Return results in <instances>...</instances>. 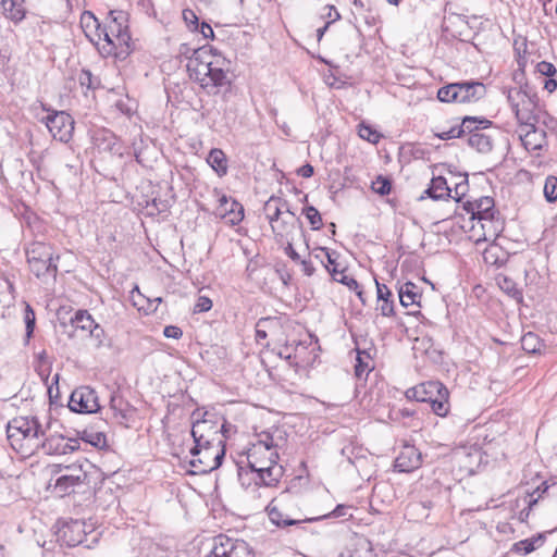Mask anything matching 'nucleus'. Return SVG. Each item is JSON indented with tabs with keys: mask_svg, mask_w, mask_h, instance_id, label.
Here are the masks:
<instances>
[{
	"mask_svg": "<svg viewBox=\"0 0 557 557\" xmlns=\"http://www.w3.org/2000/svg\"><path fill=\"white\" fill-rule=\"evenodd\" d=\"M65 470L69 473L59 476L54 485L61 495L69 494L75 486L81 485L87 479L86 471L83 470L82 466H66Z\"/></svg>",
	"mask_w": 557,
	"mask_h": 557,
	"instance_id": "obj_17",
	"label": "nucleus"
},
{
	"mask_svg": "<svg viewBox=\"0 0 557 557\" xmlns=\"http://www.w3.org/2000/svg\"><path fill=\"white\" fill-rule=\"evenodd\" d=\"M231 62L210 47L195 49L188 59L189 77L199 83L209 94H216L219 88L231 85L228 76Z\"/></svg>",
	"mask_w": 557,
	"mask_h": 557,
	"instance_id": "obj_1",
	"label": "nucleus"
},
{
	"mask_svg": "<svg viewBox=\"0 0 557 557\" xmlns=\"http://www.w3.org/2000/svg\"><path fill=\"white\" fill-rule=\"evenodd\" d=\"M472 220L476 221L472 228L475 230L479 226L482 231V237H479L476 242L495 239L503 231L502 222L498 219H494V215L476 216Z\"/></svg>",
	"mask_w": 557,
	"mask_h": 557,
	"instance_id": "obj_22",
	"label": "nucleus"
},
{
	"mask_svg": "<svg viewBox=\"0 0 557 557\" xmlns=\"http://www.w3.org/2000/svg\"><path fill=\"white\" fill-rule=\"evenodd\" d=\"M375 284L379 300H386L392 297V292L385 284H381L377 281H375Z\"/></svg>",
	"mask_w": 557,
	"mask_h": 557,
	"instance_id": "obj_62",
	"label": "nucleus"
},
{
	"mask_svg": "<svg viewBox=\"0 0 557 557\" xmlns=\"http://www.w3.org/2000/svg\"><path fill=\"white\" fill-rule=\"evenodd\" d=\"M450 193L453 190L448 187L447 181L443 176L433 177L429 188L425 190V194L435 200L450 197Z\"/></svg>",
	"mask_w": 557,
	"mask_h": 557,
	"instance_id": "obj_27",
	"label": "nucleus"
},
{
	"mask_svg": "<svg viewBox=\"0 0 557 557\" xmlns=\"http://www.w3.org/2000/svg\"><path fill=\"white\" fill-rule=\"evenodd\" d=\"M457 103L473 102L485 95V86L480 82L455 83Z\"/></svg>",
	"mask_w": 557,
	"mask_h": 557,
	"instance_id": "obj_20",
	"label": "nucleus"
},
{
	"mask_svg": "<svg viewBox=\"0 0 557 557\" xmlns=\"http://www.w3.org/2000/svg\"><path fill=\"white\" fill-rule=\"evenodd\" d=\"M444 385L440 382L431 381L422 383L407 392L408 397H413L416 400L421 403H429L441 391L444 389Z\"/></svg>",
	"mask_w": 557,
	"mask_h": 557,
	"instance_id": "obj_23",
	"label": "nucleus"
},
{
	"mask_svg": "<svg viewBox=\"0 0 557 557\" xmlns=\"http://www.w3.org/2000/svg\"><path fill=\"white\" fill-rule=\"evenodd\" d=\"M520 140L523 147L529 151L542 149L545 144L546 133L535 127V123L530 126H521L519 133Z\"/></svg>",
	"mask_w": 557,
	"mask_h": 557,
	"instance_id": "obj_21",
	"label": "nucleus"
},
{
	"mask_svg": "<svg viewBox=\"0 0 557 557\" xmlns=\"http://www.w3.org/2000/svg\"><path fill=\"white\" fill-rule=\"evenodd\" d=\"M69 408L78 413L97 412L100 408L98 396L89 386H79L72 392Z\"/></svg>",
	"mask_w": 557,
	"mask_h": 557,
	"instance_id": "obj_10",
	"label": "nucleus"
},
{
	"mask_svg": "<svg viewBox=\"0 0 557 557\" xmlns=\"http://www.w3.org/2000/svg\"><path fill=\"white\" fill-rule=\"evenodd\" d=\"M421 466V454L412 445H405L395 459L394 467L399 472H411Z\"/></svg>",
	"mask_w": 557,
	"mask_h": 557,
	"instance_id": "obj_19",
	"label": "nucleus"
},
{
	"mask_svg": "<svg viewBox=\"0 0 557 557\" xmlns=\"http://www.w3.org/2000/svg\"><path fill=\"white\" fill-rule=\"evenodd\" d=\"M544 535L537 534L536 536H533L531 539H525L522 541H519L515 544V549L517 552H523L524 554H530L533 550H535L537 547H540L544 543Z\"/></svg>",
	"mask_w": 557,
	"mask_h": 557,
	"instance_id": "obj_38",
	"label": "nucleus"
},
{
	"mask_svg": "<svg viewBox=\"0 0 557 557\" xmlns=\"http://www.w3.org/2000/svg\"><path fill=\"white\" fill-rule=\"evenodd\" d=\"M304 214L308 219L312 230H320L322 227L321 214L313 206L306 207Z\"/></svg>",
	"mask_w": 557,
	"mask_h": 557,
	"instance_id": "obj_47",
	"label": "nucleus"
},
{
	"mask_svg": "<svg viewBox=\"0 0 557 557\" xmlns=\"http://www.w3.org/2000/svg\"><path fill=\"white\" fill-rule=\"evenodd\" d=\"M132 298L134 301V306L138 307L139 310H145L148 312H154L157 310L158 305L162 301L161 297H156L153 299L146 298L138 287H135L132 290Z\"/></svg>",
	"mask_w": 557,
	"mask_h": 557,
	"instance_id": "obj_32",
	"label": "nucleus"
},
{
	"mask_svg": "<svg viewBox=\"0 0 557 557\" xmlns=\"http://www.w3.org/2000/svg\"><path fill=\"white\" fill-rule=\"evenodd\" d=\"M491 122L486 119H478L473 116H466L463 117L462 122L459 127H462V135L468 133L471 135L472 133H480V129H484L488 127Z\"/></svg>",
	"mask_w": 557,
	"mask_h": 557,
	"instance_id": "obj_37",
	"label": "nucleus"
},
{
	"mask_svg": "<svg viewBox=\"0 0 557 557\" xmlns=\"http://www.w3.org/2000/svg\"><path fill=\"white\" fill-rule=\"evenodd\" d=\"M163 335L168 338L180 339L183 336V331L176 325H168L163 330Z\"/></svg>",
	"mask_w": 557,
	"mask_h": 557,
	"instance_id": "obj_59",
	"label": "nucleus"
},
{
	"mask_svg": "<svg viewBox=\"0 0 557 557\" xmlns=\"http://www.w3.org/2000/svg\"><path fill=\"white\" fill-rule=\"evenodd\" d=\"M92 138L95 145L100 150L109 151L112 154H116L119 157H122L124 154V147L122 141L110 129H98L95 132Z\"/></svg>",
	"mask_w": 557,
	"mask_h": 557,
	"instance_id": "obj_18",
	"label": "nucleus"
},
{
	"mask_svg": "<svg viewBox=\"0 0 557 557\" xmlns=\"http://www.w3.org/2000/svg\"><path fill=\"white\" fill-rule=\"evenodd\" d=\"M288 498L289 494L283 493L281 494L280 497L273 498L271 503L265 507L271 522L274 523L276 527L285 528L289 525H295L302 521L301 519L290 518L288 515L283 512V509Z\"/></svg>",
	"mask_w": 557,
	"mask_h": 557,
	"instance_id": "obj_16",
	"label": "nucleus"
},
{
	"mask_svg": "<svg viewBox=\"0 0 557 557\" xmlns=\"http://www.w3.org/2000/svg\"><path fill=\"white\" fill-rule=\"evenodd\" d=\"M81 440L97 448H102L107 445L106 435L102 432H97L94 430H84L81 433Z\"/></svg>",
	"mask_w": 557,
	"mask_h": 557,
	"instance_id": "obj_40",
	"label": "nucleus"
},
{
	"mask_svg": "<svg viewBox=\"0 0 557 557\" xmlns=\"http://www.w3.org/2000/svg\"><path fill=\"white\" fill-rule=\"evenodd\" d=\"M507 99L520 126H530L536 122L533 113L537 102L535 94L529 92L522 87L512 88L508 91Z\"/></svg>",
	"mask_w": 557,
	"mask_h": 557,
	"instance_id": "obj_6",
	"label": "nucleus"
},
{
	"mask_svg": "<svg viewBox=\"0 0 557 557\" xmlns=\"http://www.w3.org/2000/svg\"><path fill=\"white\" fill-rule=\"evenodd\" d=\"M277 324L276 318H261L256 324V341L261 344L268 337V331Z\"/></svg>",
	"mask_w": 557,
	"mask_h": 557,
	"instance_id": "obj_39",
	"label": "nucleus"
},
{
	"mask_svg": "<svg viewBox=\"0 0 557 557\" xmlns=\"http://www.w3.org/2000/svg\"><path fill=\"white\" fill-rule=\"evenodd\" d=\"M193 459L189 461L193 474L209 473L222 465L225 455L224 445H206L190 449Z\"/></svg>",
	"mask_w": 557,
	"mask_h": 557,
	"instance_id": "obj_5",
	"label": "nucleus"
},
{
	"mask_svg": "<svg viewBox=\"0 0 557 557\" xmlns=\"http://www.w3.org/2000/svg\"><path fill=\"white\" fill-rule=\"evenodd\" d=\"M358 135L371 144H377L381 138V134L376 129L363 123L359 125Z\"/></svg>",
	"mask_w": 557,
	"mask_h": 557,
	"instance_id": "obj_43",
	"label": "nucleus"
},
{
	"mask_svg": "<svg viewBox=\"0 0 557 557\" xmlns=\"http://www.w3.org/2000/svg\"><path fill=\"white\" fill-rule=\"evenodd\" d=\"M94 531V525L84 520H71L62 527L60 533L62 541L70 547L81 545L85 542L88 533Z\"/></svg>",
	"mask_w": 557,
	"mask_h": 557,
	"instance_id": "obj_14",
	"label": "nucleus"
},
{
	"mask_svg": "<svg viewBox=\"0 0 557 557\" xmlns=\"http://www.w3.org/2000/svg\"><path fill=\"white\" fill-rule=\"evenodd\" d=\"M54 139L67 143L74 129L72 116L64 111H53L41 120Z\"/></svg>",
	"mask_w": 557,
	"mask_h": 557,
	"instance_id": "obj_9",
	"label": "nucleus"
},
{
	"mask_svg": "<svg viewBox=\"0 0 557 557\" xmlns=\"http://www.w3.org/2000/svg\"><path fill=\"white\" fill-rule=\"evenodd\" d=\"M286 207L288 203L286 200H283L278 197H270V199L264 203L263 210L265 213V218L271 224L274 220L280 219L286 212Z\"/></svg>",
	"mask_w": 557,
	"mask_h": 557,
	"instance_id": "obj_26",
	"label": "nucleus"
},
{
	"mask_svg": "<svg viewBox=\"0 0 557 557\" xmlns=\"http://www.w3.org/2000/svg\"><path fill=\"white\" fill-rule=\"evenodd\" d=\"M398 296L401 306L409 307L420 305L421 295L417 292V286L412 282H406L398 288Z\"/></svg>",
	"mask_w": 557,
	"mask_h": 557,
	"instance_id": "obj_28",
	"label": "nucleus"
},
{
	"mask_svg": "<svg viewBox=\"0 0 557 557\" xmlns=\"http://www.w3.org/2000/svg\"><path fill=\"white\" fill-rule=\"evenodd\" d=\"M522 348L529 352H536L540 350L539 338L533 333L525 334L521 339Z\"/></svg>",
	"mask_w": 557,
	"mask_h": 557,
	"instance_id": "obj_48",
	"label": "nucleus"
},
{
	"mask_svg": "<svg viewBox=\"0 0 557 557\" xmlns=\"http://www.w3.org/2000/svg\"><path fill=\"white\" fill-rule=\"evenodd\" d=\"M498 285L500 289L508 294L511 298L518 301L522 300V292L517 287L512 280L508 277H502L498 280Z\"/></svg>",
	"mask_w": 557,
	"mask_h": 557,
	"instance_id": "obj_41",
	"label": "nucleus"
},
{
	"mask_svg": "<svg viewBox=\"0 0 557 557\" xmlns=\"http://www.w3.org/2000/svg\"><path fill=\"white\" fill-rule=\"evenodd\" d=\"M206 557H251V554L246 542L220 535L214 539V545Z\"/></svg>",
	"mask_w": 557,
	"mask_h": 557,
	"instance_id": "obj_12",
	"label": "nucleus"
},
{
	"mask_svg": "<svg viewBox=\"0 0 557 557\" xmlns=\"http://www.w3.org/2000/svg\"><path fill=\"white\" fill-rule=\"evenodd\" d=\"M71 324L76 330L89 333L90 330L95 327L96 322L87 310H78L75 312L74 317L71 318Z\"/></svg>",
	"mask_w": 557,
	"mask_h": 557,
	"instance_id": "obj_35",
	"label": "nucleus"
},
{
	"mask_svg": "<svg viewBox=\"0 0 557 557\" xmlns=\"http://www.w3.org/2000/svg\"><path fill=\"white\" fill-rule=\"evenodd\" d=\"M455 83L443 86L437 91V98L442 102H457Z\"/></svg>",
	"mask_w": 557,
	"mask_h": 557,
	"instance_id": "obj_46",
	"label": "nucleus"
},
{
	"mask_svg": "<svg viewBox=\"0 0 557 557\" xmlns=\"http://www.w3.org/2000/svg\"><path fill=\"white\" fill-rule=\"evenodd\" d=\"M183 18L185 23L188 25V27H194L193 29H198V16L195 14L193 10H184Z\"/></svg>",
	"mask_w": 557,
	"mask_h": 557,
	"instance_id": "obj_56",
	"label": "nucleus"
},
{
	"mask_svg": "<svg viewBox=\"0 0 557 557\" xmlns=\"http://www.w3.org/2000/svg\"><path fill=\"white\" fill-rule=\"evenodd\" d=\"M544 197L548 202L557 200V177L548 176L544 185Z\"/></svg>",
	"mask_w": 557,
	"mask_h": 557,
	"instance_id": "obj_45",
	"label": "nucleus"
},
{
	"mask_svg": "<svg viewBox=\"0 0 557 557\" xmlns=\"http://www.w3.org/2000/svg\"><path fill=\"white\" fill-rule=\"evenodd\" d=\"M382 301H383V304L380 306V311H381L382 315L389 317V315L394 314L393 301H391L389 299L382 300Z\"/></svg>",
	"mask_w": 557,
	"mask_h": 557,
	"instance_id": "obj_64",
	"label": "nucleus"
},
{
	"mask_svg": "<svg viewBox=\"0 0 557 557\" xmlns=\"http://www.w3.org/2000/svg\"><path fill=\"white\" fill-rule=\"evenodd\" d=\"M199 33L202 35V37L205 39H209V38H213L214 37V33H213V29L212 27L206 23V22H202L200 25L198 24V29Z\"/></svg>",
	"mask_w": 557,
	"mask_h": 557,
	"instance_id": "obj_63",
	"label": "nucleus"
},
{
	"mask_svg": "<svg viewBox=\"0 0 557 557\" xmlns=\"http://www.w3.org/2000/svg\"><path fill=\"white\" fill-rule=\"evenodd\" d=\"M195 421L193 422L191 436L197 447L206 445H224L222 437L220 436L221 431L224 429V424L220 425L215 420L214 414L208 412L201 413L200 410H196L191 416Z\"/></svg>",
	"mask_w": 557,
	"mask_h": 557,
	"instance_id": "obj_4",
	"label": "nucleus"
},
{
	"mask_svg": "<svg viewBox=\"0 0 557 557\" xmlns=\"http://www.w3.org/2000/svg\"><path fill=\"white\" fill-rule=\"evenodd\" d=\"M252 457L253 455L248 456L249 467L252 471L257 472L263 487L267 488L275 485L283 474V468L276 465L275 459L278 457L277 454L272 451L270 453L268 467H258L257 460H251Z\"/></svg>",
	"mask_w": 557,
	"mask_h": 557,
	"instance_id": "obj_15",
	"label": "nucleus"
},
{
	"mask_svg": "<svg viewBox=\"0 0 557 557\" xmlns=\"http://www.w3.org/2000/svg\"><path fill=\"white\" fill-rule=\"evenodd\" d=\"M451 190L454 195L450 193V197L456 201H461L468 191V176L466 175L461 182L456 183L455 188Z\"/></svg>",
	"mask_w": 557,
	"mask_h": 557,
	"instance_id": "obj_49",
	"label": "nucleus"
},
{
	"mask_svg": "<svg viewBox=\"0 0 557 557\" xmlns=\"http://www.w3.org/2000/svg\"><path fill=\"white\" fill-rule=\"evenodd\" d=\"M212 308V300L206 296H200L194 307V312H207Z\"/></svg>",
	"mask_w": 557,
	"mask_h": 557,
	"instance_id": "obj_55",
	"label": "nucleus"
},
{
	"mask_svg": "<svg viewBox=\"0 0 557 557\" xmlns=\"http://www.w3.org/2000/svg\"><path fill=\"white\" fill-rule=\"evenodd\" d=\"M25 324H26V336L30 337L35 327V312L29 305L25 309Z\"/></svg>",
	"mask_w": 557,
	"mask_h": 557,
	"instance_id": "obj_53",
	"label": "nucleus"
},
{
	"mask_svg": "<svg viewBox=\"0 0 557 557\" xmlns=\"http://www.w3.org/2000/svg\"><path fill=\"white\" fill-rule=\"evenodd\" d=\"M294 240H286L284 242V252L286 256H288L293 261L298 262L300 261L299 253L294 249L293 246Z\"/></svg>",
	"mask_w": 557,
	"mask_h": 557,
	"instance_id": "obj_60",
	"label": "nucleus"
},
{
	"mask_svg": "<svg viewBox=\"0 0 557 557\" xmlns=\"http://www.w3.org/2000/svg\"><path fill=\"white\" fill-rule=\"evenodd\" d=\"M429 404L431 405L432 411L438 417H445L449 411L448 403V391L444 387L440 394L432 398Z\"/></svg>",
	"mask_w": 557,
	"mask_h": 557,
	"instance_id": "obj_36",
	"label": "nucleus"
},
{
	"mask_svg": "<svg viewBox=\"0 0 557 557\" xmlns=\"http://www.w3.org/2000/svg\"><path fill=\"white\" fill-rule=\"evenodd\" d=\"M29 271L42 283H54L60 256L50 244L34 242L25 249Z\"/></svg>",
	"mask_w": 557,
	"mask_h": 557,
	"instance_id": "obj_3",
	"label": "nucleus"
},
{
	"mask_svg": "<svg viewBox=\"0 0 557 557\" xmlns=\"http://www.w3.org/2000/svg\"><path fill=\"white\" fill-rule=\"evenodd\" d=\"M369 360H370V355L367 351L358 350L357 363L355 366L356 376L361 377L366 372L371 370Z\"/></svg>",
	"mask_w": 557,
	"mask_h": 557,
	"instance_id": "obj_42",
	"label": "nucleus"
},
{
	"mask_svg": "<svg viewBox=\"0 0 557 557\" xmlns=\"http://www.w3.org/2000/svg\"><path fill=\"white\" fill-rule=\"evenodd\" d=\"M39 448L48 455H66L79 449V442L60 434H50L41 437Z\"/></svg>",
	"mask_w": 557,
	"mask_h": 557,
	"instance_id": "obj_13",
	"label": "nucleus"
},
{
	"mask_svg": "<svg viewBox=\"0 0 557 557\" xmlns=\"http://www.w3.org/2000/svg\"><path fill=\"white\" fill-rule=\"evenodd\" d=\"M547 482H543L539 487H536L531 494H529V499L527 500L529 508H532L539 499L545 494L548 490Z\"/></svg>",
	"mask_w": 557,
	"mask_h": 557,
	"instance_id": "obj_50",
	"label": "nucleus"
},
{
	"mask_svg": "<svg viewBox=\"0 0 557 557\" xmlns=\"http://www.w3.org/2000/svg\"><path fill=\"white\" fill-rule=\"evenodd\" d=\"M320 251L321 255H323L326 259V264H324L325 267L329 265L330 268H334L336 267L337 269H339V264L336 262V258H335V252H330L326 248H319L318 249Z\"/></svg>",
	"mask_w": 557,
	"mask_h": 557,
	"instance_id": "obj_61",
	"label": "nucleus"
},
{
	"mask_svg": "<svg viewBox=\"0 0 557 557\" xmlns=\"http://www.w3.org/2000/svg\"><path fill=\"white\" fill-rule=\"evenodd\" d=\"M81 27L85 36L91 44H94L96 38L99 39V34L102 28V25L91 11H84L82 13Z\"/></svg>",
	"mask_w": 557,
	"mask_h": 557,
	"instance_id": "obj_25",
	"label": "nucleus"
},
{
	"mask_svg": "<svg viewBox=\"0 0 557 557\" xmlns=\"http://www.w3.org/2000/svg\"><path fill=\"white\" fill-rule=\"evenodd\" d=\"M536 70L537 72L543 75V76H546L547 78L549 77H554V75L556 74L557 70L555 67V65L550 62H546V61H542L540 62L537 65H536Z\"/></svg>",
	"mask_w": 557,
	"mask_h": 557,
	"instance_id": "obj_54",
	"label": "nucleus"
},
{
	"mask_svg": "<svg viewBox=\"0 0 557 557\" xmlns=\"http://www.w3.org/2000/svg\"><path fill=\"white\" fill-rule=\"evenodd\" d=\"M207 162L219 176H224L227 173V158L221 149H211Z\"/></svg>",
	"mask_w": 557,
	"mask_h": 557,
	"instance_id": "obj_30",
	"label": "nucleus"
},
{
	"mask_svg": "<svg viewBox=\"0 0 557 557\" xmlns=\"http://www.w3.org/2000/svg\"><path fill=\"white\" fill-rule=\"evenodd\" d=\"M92 45L103 58L114 57L124 60L133 50L131 45H117L115 38L104 28H101L99 39L96 38Z\"/></svg>",
	"mask_w": 557,
	"mask_h": 557,
	"instance_id": "obj_11",
	"label": "nucleus"
},
{
	"mask_svg": "<svg viewBox=\"0 0 557 557\" xmlns=\"http://www.w3.org/2000/svg\"><path fill=\"white\" fill-rule=\"evenodd\" d=\"M371 188L375 194L385 196L391 193L392 184L388 178L380 175L372 182Z\"/></svg>",
	"mask_w": 557,
	"mask_h": 557,
	"instance_id": "obj_44",
	"label": "nucleus"
},
{
	"mask_svg": "<svg viewBox=\"0 0 557 557\" xmlns=\"http://www.w3.org/2000/svg\"><path fill=\"white\" fill-rule=\"evenodd\" d=\"M89 335L96 341L97 347L102 345L104 331L98 323H96L95 327L90 330Z\"/></svg>",
	"mask_w": 557,
	"mask_h": 557,
	"instance_id": "obj_58",
	"label": "nucleus"
},
{
	"mask_svg": "<svg viewBox=\"0 0 557 557\" xmlns=\"http://www.w3.org/2000/svg\"><path fill=\"white\" fill-rule=\"evenodd\" d=\"M12 448L24 455H32L40 447L45 430L36 417H15L7 426Z\"/></svg>",
	"mask_w": 557,
	"mask_h": 557,
	"instance_id": "obj_2",
	"label": "nucleus"
},
{
	"mask_svg": "<svg viewBox=\"0 0 557 557\" xmlns=\"http://www.w3.org/2000/svg\"><path fill=\"white\" fill-rule=\"evenodd\" d=\"M102 28L115 38L117 45L123 42L124 45H131L133 47L127 12L123 10H111L106 17Z\"/></svg>",
	"mask_w": 557,
	"mask_h": 557,
	"instance_id": "obj_8",
	"label": "nucleus"
},
{
	"mask_svg": "<svg viewBox=\"0 0 557 557\" xmlns=\"http://www.w3.org/2000/svg\"><path fill=\"white\" fill-rule=\"evenodd\" d=\"M326 270L335 282L346 285L349 289L355 290L357 295L361 297L362 292L359 290L358 282L354 277L346 275L344 269H337L336 267L330 268L326 265Z\"/></svg>",
	"mask_w": 557,
	"mask_h": 557,
	"instance_id": "obj_33",
	"label": "nucleus"
},
{
	"mask_svg": "<svg viewBox=\"0 0 557 557\" xmlns=\"http://www.w3.org/2000/svg\"><path fill=\"white\" fill-rule=\"evenodd\" d=\"M4 14L8 18L20 22L25 16V10L22 4V0H0Z\"/></svg>",
	"mask_w": 557,
	"mask_h": 557,
	"instance_id": "obj_31",
	"label": "nucleus"
},
{
	"mask_svg": "<svg viewBox=\"0 0 557 557\" xmlns=\"http://www.w3.org/2000/svg\"><path fill=\"white\" fill-rule=\"evenodd\" d=\"M436 136L440 139H443V140H448V139H453V138H460V137L463 136L462 135V127H459L458 125H455V126H451L447 131H442L440 133H436Z\"/></svg>",
	"mask_w": 557,
	"mask_h": 557,
	"instance_id": "obj_52",
	"label": "nucleus"
},
{
	"mask_svg": "<svg viewBox=\"0 0 557 557\" xmlns=\"http://www.w3.org/2000/svg\"><path fill=\"white\" fill-rule=\"evenodd\" d=\"M79 84L87 88H94V77L89 70H83L78 76Z\"/></svg>",
	"mask_w": 557,
	"mask_h": 557,
	"instance_id": "obj_57",
	"label": "nucleus"
},
{
	"mask_svg": "<svg viewBox=\"0 0 557 557\" xmlns=\"http://www.w3.org/2000/svg\"><path fill=\"white\" fill-rule=\"evenodd\" d=\"M274 238L277 244L283 245L286 240H295L297 235H301L302 228L298 218L286 207V212L280 219L271 224Z\"/></svg>",
	"mask_w": 557,
	"mask_h": 557,
	"instance_id": "obj_7",
	"label": "nucleus"
},
{
	"mask_svg": "<svg viewBox=\"0 0 557 557\" xmlns=\"http://www.w3.org/2000/svg\"><path fill=\"white\" fill-rule=\"evenodd\" d=\"M218 211L221 216H227L228 222L233 225L238 224L244 219L243 206L236 200L227 199L226 196L220 198Z\"/></svg>",
	"mask_w": 557,
	"mask_h": 557,
	"instance_id": "obj_24",
	"label": "nucleus"
},
{
	"mask_svg": "<svg viewBox=\"0 0 557 557\" xmlns=\"http://www.w3.org/2000/svg\"><path fill=\"white\" fill-rule=\"evenodd\" d=\"M321 17L326 20L325 24L331 25L341 18V14L334 5H325L322 10Z\"/></svg>",
	"mask_w": 557,
	"mask_h": 557,
	"instance_id": "obj_51",
	"label": "nucleus"
},
{
	"mask_svg": "<svg viewBox=\"0 0 557 557\" xmlns=\"http://www.w3.org/2000/svg\"><path fill=\"white\" fill-rule=\"evenodd\" d=\"M468 145L481 153H486L492 150V139L484 133H472L468 135Z\"/></svg>",
	"mask_w": 557,
	"mask_h": 557,
	"instance_id": "obj_34",
	"label": "nucleus"
},
{
	"mask_svg": "<svg viewBox=\"0 0 557 557\" xmlns=\"http://www.w3.org/2000/svg\"><path fill=\"white\" fill-rule=\"evenodd\" d=\"M494 200L491 197H483L475 203L468 202L466 209L471 213V218L494 215Z\"/></svg>",
	"mask_w": 557,
	"mask_h": 557,
	"instance_id": "obj_29",
	"label": "nucleus"
}]
</instances>
